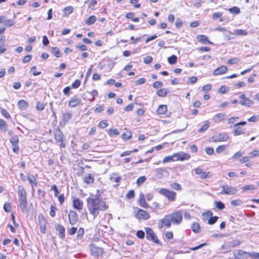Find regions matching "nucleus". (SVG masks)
<instances>
[{
	"label": "nucleus",
	"instance_id": "nucleus-1",
	"mask_svg": "<svg viewBox=\"0 0 259 259\" xmlns=\"http://www.w3.org/2000/svg\"><path fill=\"white\" fill-rule=\"evenodd\" d=\"M88 208L90 214L95 219L99 214L100 211L105 210L108 206L105 202L99 198H88L87 199Z\"/></svg>",
	"mask_w": 259,
	"mask_h": 259
},
{
	"label": "nucleus",
	"instance_id": "nucleus-2",
	"mask_svg": "<svg viewBox=\"0 0 259 259\" xmlns=\"http://www.w3.org/2000/svg\"><path fill=\"white\" fill-rule=\"evenodd\" d=\"M190 158V155L188 154H183V155L180 154H175L173 155L165 156L162 160L163 163L169 162L172 161H177L180 160L183 161L185 159H188Z\"/></svg>",
	"mask_w": 259,
	"mask_h": 259
},
{
	"label": "nucleus",
	"instance_id": "nucleus-3",
	"mask_svg": "<svg viewBox=\"0 0 259 259\" xmlns=\"http://www.w3.org/2000/svg\"><path fill=\"white\" fill-rule=\"evenodd\" d=\"M230 139V136L228 133L224 132L219 133L218 135L212 136L210 141L213 142H226Z\"/></svg>",
	"mask_w": 259,
	"mask_h": 259
},
{
	"label": "nucleus",
	"instance_id": "nucleus-4",
	"mask_svg": "<svg viewBox=\"0 0 259 259\" xmlns=\"http://www.w3.org/2000/svg\"><path fill=\"white\" fill-rule=\"evenodd\" d=\"M158 192L165 196L169 201H174L176 200V193L172 191H170L165 188H161L158 190Z\"/></svg>",
	"mask_w": 259,
	"mask_h": 259
},
{
	"label": "nucleus",
	"instance_id": "nucleus-5",
	"mask_svg": "<svg viewBox=\"0 0 259 259\" xmlns=\"http://www.w3.org/2000/svg\"><path fill=\"white\" fill-rule=\"evenodd\" d=\"M169 215L172 224L179 225L182 222L183 215L181 210L175 211Z\"/></svg>",
	"mask_w": 259,
	"mask_h": 259
},
{
	"label": "nucleus",
	"instance_id": "nucleus-6",
	"mask_svg": "<svg viewBox=\"0 0 259 259\" xmlns=\"http://www.w3.org/2000/svg\"><path fill=\"white\" fill-rule=\"evenodd\" d=\"M145 230L146 233V239L152 241L156 244H159L160 241L158 240L156 235L154 234L152 229L148 227H146Z\"/></svg>",
	"mask_w": 259,
	"mask_h": 259
},
{
	"label": "nucleus",
	"instance_id": "nucleus-7",
	"mask_svg": "<svg viewBox=\"0 0 259 259\" xmlns=\"http://www.w3.org/2000/svg\"><path fill=\"white\" fill-rule=\"evenodd\" d=\"M54 136L56 142L59 143L60 147L62 148H65L66 145L64 143V138L62 132L60 129H58L55 131Z\"/></svg>",
	"mask_w": 259,
	"mask_h": 259
},
{
	"label": "nucleus",
	"instance_id": "nucleus-8",
	"mask_svg": "<svg viewBox=\"0 0 259 259\" xmlns=\"http://www.w3.org/2000/svg\"><path fill=\"white\" fill-rule=\"evenodd\" d=\"M90 251L91 255L97 258L101 256L104 252L102 248L97 247L93 244L91 245Z\"/></svg>",
	"mask_w": 259,
	"mask_h": 259
},
{
	"label": "nucleus",
	"instance_id": "nucleus-9",
	"mask_svg": "<svg viewBox=\"0 0 259 259\" xmlns=\"http://www.w3.org/2000/svg\"><path fill=\"white\" fill-rule=\"evenodd\" d=\"M135 217L139 220H147L150 218L149 213L142 209L138 208L137 210L135 211Z\"/></svg>",
	"mask_w": 259,
	"mask_h": 259
},
{
	"label": "nucleus",
	"instance_id": "nucleus-10",
	"mask_svg": "<svg viewBox=\"0 0 259 259\" xmlns=\"http://www.w3.org/2000/svg\"><path fill=\"white\" fill-rule=\"evenodd\" d=\"M237 192V189L235 187L228 185H223L222 186V190L220 192V194L222 195H233Z\"/></svg>",
	"mask_w": 259,
	"mask_h": 259
},
{
	"label": "nucleus",
	"instance_id": "nucleus-11",
	"mask_svg": "<svg viewBox=\"0 0 259 259\" xmlns=\"http://www.w3.org/2000/svg\"><path fill=\"white\" fill-rule=\"evenodd\" d=\"M171 223L170 218L169 214H168L166 215L163 219L159 220L157 226L160 229H162L164 226H166L167 228H169L171 226Z\"/></svg>",
	"mask_w": 259,
	"mask_h": 259
},
{
	"label": "nucleus",
	"instance_id": "nucleus-12",
	"mask_svg": "<svg viewBox=\"0 0 259 259\" xmlns=\"http://www.w3.org/2000/svg\"><path fill=\"white\" fill-rule=\"evenodd\" d=\"M38 225L39 227L40 231L43 233L45 234L46 233V224L47 221L45 219V217L43 214H39L38 217Z\"/></svg>",
	"mask_w": 259,
	"mask_h": 259
},
{
	"label": "nucleus",
	"instance_id": "nucleus-13",
	"mask_svg": "<svg viewBox=\"0 0 259 259\" xmlns=\"http://www.w3.org/2000/svg\"><path fill=\"white\" fill-rule=\"evenodd\" d=\"M78 215L77 213L73 210H70L68 213L69 223L71 225H75L78 222Z\"/></svg>",
	"mask_w": 259,
	"mask_h": 259
},
{
	"label": "nucleus",
	"instance_id": "nucleus-14",
	"mask_svg": "<svg viewBox=\"0 0 259 259\" xmlns=\"http://www.w3.org/2000/svg\"><path fill=\"white\" fill-rule=\"evenodd\" d=\"M240 244V241L239 240H233L225 243L224 245L222 246V248L224 249L227 250L225 253L231 250L232 248H233L236 246L239 245Z\"/></svg>",
	"mask_w": 259,
	"mask_h": 259
},
{
	"label": "nucleus",
	"instance_id": "nucleus-15",
	"mask_svg": "<svg viewBox=\"0 0 259 259\" xmlns=\"http://www.w3.org/2000/svg\"><path fill=\"white\" fill-rule=\"evenodd\" d=\"M239 98L241 99L240 101V103L241 105L246 106V107H250L251 106L254 102L252 100L247 99L245 97V95L244 94H242L239 96Z\"/></svg>",
	"mask_w": 259,
	"mask_h": 259
},
{
	"label": "nucleus",
	"instance_id": "nucleus-16",
	"mask_svg": "<svg viewBox=\"0 0 259 259\" xmlns=\"http://www.w3.org/2000/svg\"><path fill=\"white\" fill-rule=\"evenodd\" d=\"M121 179V177L120 176L118 173L116 172L112 173L109 177V180L112 182L115 183L114 185V187L116 188L119 186Z\"/></svg>",
	"mask_w": 259,
	"mask_h": 259
},
{
	"label": "nucleus",
	"instance_id": "nucleus-17",
	"mask_svg": "<svg viewBox=\"0 0 259 259\" xmlns=\"http://www.w3.org/2000/svg\"><path fill=\"white\" fill-rule=\"evenodd\" d=\"M17 194L18 195L19 202L27 198L26 192L23 186L18 187Z\"/></svg>",
	"mask_w": 259,
	"mask_h": 259
},
{
	"label": "nucleus",
	"instance_id": "nucleus-18",
	"mask_svg": "<svg viewBox=\"0 0 259 259\" xmlns=\"http://www.w3.org/2000/svg\"><path fill=\"white\" fill-rule=\"evenodd\" d=\"M81 104V99L77 97H74L71 98L68 103V106L74 108Z\"/></svg>",
	"mask_w": 259,
	"mask_h": 259
},
{
	"label": "nucleus",
	"instance_id": "nucleus-19",
	"mask_svg": "<svg viewBox=\"0 0 259 259\" xmlns=\"http://www.w3.org/2000/svg\"><path fill=\"white\" fill-rule=\"evenodd\" d=\"M73 207L74 209L80 211L83 208V203L79 198H74L73 200Z\"/></svg>",
	"mask_w": 259,
	"mask_h": 259
},
{
	"label": "nucleus",
	"instance_id": "nucleus-20",
	"mask_svg": "<svg viewBox=\"0 0 259 259\" xmlns=\"http://www.w3.org/2000/svg\"><path fill=\"white\" fill-rule=\"evenodd\" d=\"M55 229L59 232V237L61 239H64L65 236V229L64 227L60 224H55Z\"/></svg>",
	"mask_w": 259,
	"mask_h": 259
},
{
	"label": "nucleus",
	"instance_id": "nucleus-21",
	"mask_svg": "<svg viewBox=\"0 0 259 259\" xmlns=\"http://www.w3.org/2000/svg\"><path fill=\"white\" fill-rule=\"evenodd\" d=\"M72 117V112L71 111H68L62 114V122L66 124L69 120Z\"/></svg>",
	"mask_w": 259,
	"mask_h": 259
},
{
	"label": "nucleus",
	"instance_id": "nucleus-22",
	"mask_svg": "<svg viewBox=\"0 0 259 259\" xmlns=\"http://www.w3.org/2000/svg\"><path fill=\"white\" fill-rule=\"evenodd\" d=\"M228 71V68L225 66H221L214 70L213 74L218 75L226 73Z\"/></svg>",
	"mask_w": 259,
	"mask_h": 259
},
{
	"label": "nucleus",
	"instance_id": "nucleus-23",
	"mask_svg": "<svg viewBox=\"0 0 259 259\" xmlns=\"http://www.w3.org/2000/svg\"><path fill=\"white\" fill-rule=\"evenodd\" d=\"M27 179L28 180L30 184L31 185L32 189H33L34 186L36 187L37 186V183L36 181V179L33 175L28 174L27 175Z\"/></svg>",
	"mask_w": 259,
	"mask_h": 259
},
{
	"label": "nucleus",
	"instance_id": "nucleus-24",
	"mask_svg": "<svg viewBox=\"0 0 259 259\" xmlns=\"http://www.w3.org/2000/svg\"><path fill=\"white\" fill-rule=\"evenodd\" d=\"M225 116L226 114L224 113H218L213 116L212 120L214 122H219L224 120Z\"/></svg>",
	"mask_w": 259,
	"mask_h": 259
},
{
	"label": "nucleus",
	"instance_id": "nucleus-25",
	"mask_svg": "<svg viewBox=\"0 0 259 259\" xmlns=\"http://www.w3.org/2000/svg\"><path fill=\"white\" fill-rule=\"evenodd\" d=\"M139 204L142 207L147 208L148 207V205L147 204L145 199V196L143 194L141 193L140 195V198L139 200Z\"/></svg>",
	"mask_w": 259,
	"mask_h": 259
},
{
	"label": "nucleus",
	"instance_id": "nucleus-26",
	"mask_svg": "<svg viewBox=\"0 0 259 259\" xmlns=\"http://www.w3.org/2000/svg\"><path fill=\"white\" fill-rule=\"evenodd\" d=\"M18 106L21 110L26 109L28 107V103L24 100H20L18 102Z\"/></svg>",
	"mask_w": 259,
	"mask_h": 259
},
{
	"label": "nucleus",
	"instance_id": "nucleus-27",
	"mask_svg": "<svg viewBox=\"0 0 259 259\" xmlns=\"http://www.w3.org/2000/svg\"><path fill=\"white\" fill-rule=\"evenodd\" d=\"M197 39L198 40V41L201 43H204V44L207 43L208 44H212L211 41H210L208 40V37L204 35H197Z\"/></svg>",
	"mask_w": 259,
	"mask_h": 259
},
{
	"label": "nucleus",
	"instance_id": "nucleus-28",
	"mask_svg": "<svg viewBox=\"0 0 259 259\" xmlns=\"http://www.w3.org/2000/svg\"><path fill=\"white\" fill-rule=\"evenodd\" d=\"M21 211L24 213L26 211L27 206V198L19 202Z\"/></svg>",
	"mask_w": 259,
	"mask_h": 259
},
{
	"label": "nucleus",
	"instance_id": "nucleus-29",
	"mask_svg": "<svg viewBox=\"0 0 259 259\" xmlns=\"http://www.w3.org/2000/svg\"><path fill=\"white\" fill-rule=\"evenodd\" d=\"M84 181L88 184H93L94 182V178L92 174H89L85 176Z\"/></svg>",
	"mask_w": 259,
	"mask_h": 259
},
{
	"label": "nucleus",
	"instance_id": "nucleus-30",
	"mask_svg": "<svg viewBox=\"0 0 259 259\" xmlns=\"http://www.w3.org/2000/svg\"><path fill=\"white\" fill-rule=\"evenodd\" d=\"M167 106L165 105H160L156 110V112L158 114H163L167 111Z\"/></svg>",
	"mask_w": 259,
	"mask_h": 259
},
{
	"label": "nucleus",
	"instance_id": "nucleus-31",
	"mask_svg": "<svg viewBox=\"0 0 259 259\" xmlns=\"http://www.w3.org/2000/svg\"><path fill=\"white\" fill-rule=\"evenodd\" d=\"M204 124L202 125L198 131V133H201L206 131L209 127V122L208 120L204 121Z\"/></svg>",
	"mask_w": 259,
	"mask_h": 259
},
{
	"label": "nucleus",
	"instance_id": "nucleus-32",
	"mask_svg": "<svg viewBox=\"0 0 259 259\" xmlns=\"http://www.w3.org/2000/svg\"><path fill=\"white\" fill-rule=\"evenodd\" d=\"M73 11V8L72 6L66 7L63 9L64 16L67 17L71 14Z\"/></svg>",
	"mask_w": 259,
	"mask_h": 259
},
{
	"label": "nucleus",
	"instance_id": "nucleus-33",
	"mask_svg": "<svg viewBox=\"0 0 259 259\" xmlns=\"http://www.w3.org/2000/svg\"><path fill=\"white\" fill-rule=\"evenodd\" d=\"M167 94L168 90L165 88L161 89L157 92V96L161 97H165Z\"/></svg>",
	"mask_w": 259,
	"mask_h": 259
},
{
	"label": "nucleus",
	"instance_id": "nucleus-34",
	"mask_svg": "<svg viewBox=\"0 0 259 259\" xmlns=\"http://www.w3.org/2000/svg\"><path fill=\"white\" fill-rule=\"evenodd\" d=\"M51 53L57 58H59L62 55V53L57 47L53 48L51 50Z\"/></svg>",
	"mask_w": 259,
	"mask_h": 259
},
{
	"label": "nucleus",
	"instance_id": "nucleus-35",
	"mask_svg": "<svg viewBox=\"0 0 259 259\" xmlns=\"http://www.w3.org/2000/svg\"><path fill=\"white\" fill-rule=\"evenodd\" d=\"M244 133V129H243L240 127H238V126L233 132V134L235 136L240 135Z\"/></svg>",
	"mask_w": 259,
	"mask_h": 259
},
{
	"label": "nucleus",
	"instance_id": "nucleus-36",
	"mask_svg": "<svg viewBox=\"0 0 259 259\" xmlns=\"http://www.w3.org/2000/svg\"><path fill=\"white\" fill-rule=\"evenodd\" d=\"M0 130L3 132H6L7 130V124L3 119H0Z\"/></svg>",
	"mask_w": 259,
	"mask_h": 259
},
{
	"label": "nucleus",
	"instance_id": "nucleus-37",
	"mask_svg": "<svg viewBox=\"0 0 259 259\" xmlns=\"http://www.w3.org/2000/svg\"><path fill=\"white\" fill-rule=\"evenodd\" d=\"M121 137L124 140H128L132 138V134L130 131H126L122 134Z\"/></svg>",
	"mask_w": 259,
	"mask_h": 259
},
{
	"label": "nucleus",
	"instance_id": "nucleus-38",
	"mask_svg": "<svg viewBox=\"0 0 259 259\" xmlns=\"http://www.w3.org/2000/svg\"><path fill=\"white\" fill-rule=\"evenodd\" d=\"M96 16H91L85 21V23L88 25H91L96 22Z\"/></svg>",
	"mask_w": 259,
	"mask_h": 259
},
{
	"label": "nucleus",
	"instance_id": "nucleus-39",
	"mask_svg": "<svg viewBox=\"0 0 259 259\" xmlns=\"http://www.w3.org/2000/svg\"><path fill=\"white\" fill-rule=\"evenodd\" d=\"M234 33L237 35L245 36L248 34L247 31L243 29H235L234 30Z\"/></svg>",
	"mask_w": 259,
	"mask_h": 259
},
{
	"label": "nucleus",
	"instance_id": "nucleus-40",
	"mask_svg": "<svg viewBox=\"0 0 259 259\" xmlns=\"http://www.w3.org/2000/svg\"><path fill=\"white\" fill-rule=\"evenodd\" d=\"M200 225L198 223H194L191 226L192 230L195 233H198L200 231Z\"/></svg>",
	"mask_w": 259,
	"mask_h": 259
},
{
	"label": "nucleus",
	"instance_id": "nucleus-41",
	"mask_svg": "<svg viewBox=\"0 0 259 259\" xmlns=\"http://www.w3.org/2000/svg\"><path fill=\"white\" fill-rule=\"evenodd\" d=\"M167 61L170 64H175L177 61V57L174 55L167 58Z\"/></svg>",
	"mask_w": 259,
	"mask_h": 259
},
{
	"label": "nucleus",
	"instance_id": "nucleus-42",
	"mask_svg": "<svg viewBox=\"0 0 259 259\" xmlns=\"http://www.w3.org/2000/svg\"><path fill=\"white\" fill-rule=\"evenodd\" d=\"M229 12L231 14H238L240 13V9L237 7H233L229 9Z\"/></svg>",
	"mask_w": 259,
	"mask_h": 259
},
{
	"label": "nucleus",
	"instance_id": "nucleus-43",
	"mask_svg": "<svg viewBox=\"0 0 259 259\" xmlns=\"http://www.w3.org/2000/svg\"><path fill=\"white\" fill-rule=\"evenodd\" d=\"M84 233V229L83 228H80L77 231L76 239L77 240L81 239L83 236Z\"/></svg>",
	"mask_w": 259,
	"mask_h": 259
},
{
	"label": "nucleus",
	"instance_id": "nucleus-44",
	"mask_svg": "<svg viewBox=\"0 0 259 259\" xmlns=\"http://www.w3.org/2000/svg\"><path fill=\"white\" fill-rule=\"evenodd\" d=\"M170 187L177 191H181L182 190V187L180 184L178 183H173L170 185Z\"/></svg>",
	"mask_w": 259,
	"mask_h": 259
},
{
	"label": "nucleus",
	"instance_id": "nucleus-45",
	"mask_svg": "<svg viewBox=\"0 0 259 259\" xmlns=\"http://www.w3.org/2000/svg\"><path fill=\"white\" fill-rule=\"evenodd\" d=\"M146 180V178L145 176H141V177H139L137 180V182H136L137 186H140L142 184H143L145 182Z\"/></svg>",
	"mask_w": 259,
	"mask_h": 259
},
{
	"label": "nucleus",
	"instance_id": "nucleus-46",
	"mask_svg": "<svg viewBox=\"0 0 259 259\" xmlns=\"http://www.w3.org/2000/svg\"><path fill=\"white\" fill-rule=\"evenodd\" d=\"M242 189L243 191H247L248 190H255L256 187L255 186H254L253 185H248L243 186L242 188Z\"/></svg>",
	"mask_w": 259,
	"mask_h": 259
},
{
	"label": "nucleus",
	"instance_id": "nucleus-47",
	"mask_svg": "<svg viewBox=\"0 0 259 259\" xmlns=\"http://www.w3.org/2000/svg\"><path fill=\"white\" fill-rule=\"evenodd\" d=\"M1 113L2 114V115L6 118L11 119V117L10 114L7 112V111L5 109H2L1 110Z\"/></svg>",
	"mask_w": 259,
	"mask_h": 259
},
{
	"label": "nucleus",
	"instance_id": "nucleus-48",
	"mask_svg": "<svg viewBox=\"0 0 259 259\" xmlns=\"http://www.w3.org/2000/svg\"><path fill=\"white\" fill-rule=\"evenodd\" d=\"M108 125V121L106 120L101 121L98 124V127L101 128H104Z\"/></svg>",
	"mask_w": 259,
	"mask_h": 259
},
{
	"label": "nucleus",
	"instance_id": "nucleus-49",
	"mask_svg": "<svg viewBox=\"0 0 259 259\" xmlns=\"http://www.w3.org/2000/svg\"><path fill=\"white\" fill-rule=\"evenodd\" d=\"M247 255L252 259H259V253L256 252L247 253Z\"/></svg>",
	"mask_w": 259,
	"mask_h": 259
},
{
	"label": "nucleus",
	"instance_id": "nucleus-50",
	"mask_svg": "<svg viewBox=\"0 0 259 259\" xmlns=\"http://www.w3.org/2000/svg\"><path fill=\"white\" fill-rule=\"evenodd\" d=\"M233 35V33L227 30L225 32H224V36L226 37V38L227 39V40H230V39H232L233 37L232 36Z\"/></svg>",
	"mask_w": 259,
	"mask_h": 259
},
{
	"label": "nucleus",
	"instance_id": "nucleus-51",
	"mask_svg": "<svg viewBox=\"0 0 259 259\" xmlns=\"http://www.w3.org/2000/svg\"><path fill=\"white\" fill-rule=\"evenodd\" d=\"M135 197V191L133 190H130L126 194V198L131 199Z\"/></svg>",
	"mask_w": 259,
	"mask_h": 259
},
{
	"label": "nucleus",
	"instance_id": "nucleus-52",
	"mask_svg": "<svg viewBox=\"0 0 259 259\" xmlns=\"http://www.w3.org/2000/svg\"><path fill=\"white\" fill-rule=\"evenodd\" d=\"M105 109V106L103 104L99 105L98 107H96L94 111L96 113H100L103 111Z\"/></svg>",
	"mask_w": 259,
	"mask_h": 259
},
{
	"label": "nucleus",
	"instance_id": "nucleus-53",
	"mask_svg": "<svg viewBox=\"0 0 259 259\" xmlns=\"http://www.w3.org/2000/svg\"><path fill=\"white\" fill-rule=\"evenodd\" d=\"M3 23H4L6 26L9 27L12 26L15 24L14 21L11 19L4 20V22H3Z\"/></svg>",
	"mask_w": 259,
	"mask_h": 259
},
{
	"label": "nucleus",
	"instance_id": "nucleus-54",
	"mask_svg": "<svg viewBox=\"0 0 259 259\" xmlns=\"http://www.w3.org/2000/svg\"><path fill=\"white\" fill-rule=\"evenodd\" d=\"M18 143H11L12 145V150H13V151L15 153H16V154H18V152H19V147L18 146Z\"/></svg>",
	"mask_w": 259,
	"mask_h": 259
},
{
	"label": "nucleus",
	"instance_id": "nucleus-55",
	"mask_svg": "<svg viewBox=\"0 0 259 259\" xmlns=\"http://www.w3.org/2000/svg\"><path fill=\"white\" fill-rule=\"evenodd\" d=\"M243 202L240 199L234 200L231 201L230 203L233 206H240L242 204Z\"/></svg>",
	"mask_w": 259,
	"mask_h": 259
},
{
	"label": "nucleus",
	"instance_id": "nucleus-56",
	"mask_svg": "<svg viewBox=\"0 0 259 259\" xmlns=\"http://www.w3.org/2000/svg\"><path fill=\"white\" fill-rule=\"evenodd\" d=\"M218 220V217L217 216L215 217H210V218L209 219L208 224L209 225L214 224Z\"/></svg>",
	"mask_w": 259,
	"mask_h": 259
},
{
	"label": "nucleus",
	"instance_id": "nucleus-57",
	"mask_svg": "<svg viewBox=\"0 0 259 259\" xmlns=\"http://www.w3.org/2000/svg\"><path fill=\"white\" fill-rule=\"evenodd\" d=\"M108 133L110 136H112L113 135H118L119 134V132L117 129L111 128L109 130Z\"/></svg>",
	"mask_w": 259,
	"mask_h": 259
},
{
	"label": "nucleus",
	"instance_id": "nucleus-58",
	"mask_svg": "<svg viewBox=\"0 0 259 259\" xmlns=\"http://www.w3.org/2000/svg\"><path fill=\"white\" fill-rule=\"evenodd\" d=\"M211 177V174L209 171L208 172H202L200 178L202 179H205L209 178Z\"/></svg>",
	"mask_w": 259,
	"mask_h": 259
},
{
	"label": "nucleus",
	"instance_id": "nucleus-59",
	"mask_svg": "<svg viewBox=\"0 0 259 259\" xmlns=\"http://www.w3.org/2000/svg\"><path fill=\"white\" fill-rule=\"evenodd\" d=\"M45 108V104L42 103H41L40 102H38L36 103V108L37 110L41 111L42 110Z\"/></svg>",
	"mask_w": 259,
	"mask_h": 259
},
{
	"label": "nucleus",
	"instance_id": "nucleus-60",
	"mask_svg": "<svg viewBox=\"0 0 259 259\" xmlns=\"http://www.w3.org/2000/svg\"><path fill=\"white\" fill-rule=\"evenodd\" d=\"M80 81L78 79H76L72 84V88L73 89H77L78 88L79 85H80Z\"/></svg>",
	"mask_w": 259,
	"mask_h": 259
},
{
	"label": "nucleus",
	"instance_id": "nucleus-61",
	"mask_svg": "<svg viewBox=\"0 0 259 259\" xmlns=\"http://www.w3.org/2000/svg\"><path fill=\"white\" fill-rule=\"evenodd\" d=\"M136 236L140 239H143L145 237V232L142 230H139L136 233Z\"/></svg>",
	"mask_w": 259,
	"mask_h": 259
},
{
	"label": "nucleus",
	"instance_id": "nucleus-62",
	"mask_svg": "<svg viewBox=\"0 0 259 259\" xmlns=\"http://www.w3.org/2000/svg\"><path fill=\"white\" fill-rule=\"evenodd\" d=\"M225 149L226 146L225 145H220L217 148L215 151L218 153H220L224 151L225 150Z\"/></svg>",
	"mask_w": 259,
	"mask_h": 259
},
{
	"label": "nucleus",
	"instance_id": "nucleus-63",
	"mask_svg": "<svg viewBox=\"0 0 259 259\" xmlns=\"http://www.w3.org/2000/svg\"><path fill=\"white\" fill-rule=\"evenodd\" d=\"M215 205L219 210H222L225 208L224 204L221 201L215 202Z\"/></svg>",
	"mask_w": 259,
	"mask_h": 259
},
{
	"label": "nucleus",
	"instance_id": "nucleus-64",
	"mask_svg": "<svg viewBox=\"0 0 259 259\" xmlns=\"http://www.w3.org/2000/svg\"><path fill=\"white\" fill-rule=\"evenodd\" d=\"M32 58V56L31 55H27L25 56L22 59V62L23 63H26L29 62Z\"/></svg>",
	"mask_w": 259,
	"mask_h": 259
}]
</instances>
